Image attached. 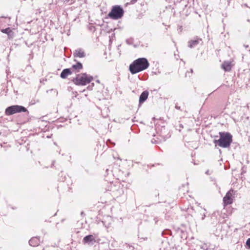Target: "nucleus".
Returning a JSON list of instances; mask_svg holds the SVG:
<instances>
[{
    "label": "nucleus",
    "instance_id": "f257e3e1",
    "mask_svg": "<svg viewBox=\"0 0 250 250\" xmlns=\"http://www.w3.org/2000/svg\"><path fill=\"white\" fill-rule=\"evenodd\" d=\"M149 63L145 58H138L134 61L129 65V70L132 74H135L147 69Z\"/></svg>",
    "mask_w": 250,
    "mask_h": 250
},
{
    "label": "nucleus",
    "instance_id": "f03ea898",
    "mask_svg": "<svg viewBox=\"0 0 250 250\" xmlns=\"http://www.w3.org/2000/svg\"><path fill=\"white\" fill-rule=\"evenodd\" d=\"M220 138L218 140H214V143L219 146L227 148L229 146L232 142V135L229 132H219Z\"/></svg>",
    "mask_w": 250,
    "mask_h": 250
},
{
    "label": "nucleus",
    "instance_id": "7ed1b4c3",
    "mask_svg": "<svg viewBox=\"0 0 250 250\" xmlns=\"http://www.w3.org/2000/svg\"><path fill=\"white\" fill-rule=\"evenodd\" d=\"M93 77L86 73H82L77 75L72 80L73 82L78 85H85L91 82Z\"/></svg>",
    "mask_w": 250,
    "mask_h": 250
},
{
    "label": "nucleus",
    "instance_id": "20e7f679",
    "mask_svg": "<svg viewBox=\"0 0 250 250\" xmlns=\"http://www.w3.org/2000/svg\"><path fill=\"white\" fill-rule=\"evenodd\" d=\"M124 11L122 7L119 5L113 6L111 11L108 14L110 18L113 20L121 19L124 15Z\"/></svg>",
    "mask_w": 250,
    "mask_h": 250
},
{
    "label": "nucleus",
    "instance_id": "39448f33",
    "mask_svg": "<svg viewBox=\"0 0 250 250\" xmlns=\"http://www.w3.org/2000/svg\"><path fill=\"white\" fill-rule=\"evenodd\" d=\"M26 111H27V110L24 107L21 105H16L8 107L6 109L5 113L7 115H11L16 113Z\"/></svg>",
    "mask_w": 250,
    "mask_h": 250
},
{
    "label": "nucleus",
    "instance_id": "423d86ee",
    "mask_svg": "<svg viewBox=\"0 0 250 250\" xmlns=\"http://www.w3.org/2000/svg\"><path fill=\"white\" fill-rule=\"evenodd\" d=\"M235 191L232 189H230L223 198V202L225 205L231 204L233 203V198Z\"/></svg>",
    "mask_w": 250,
    "mask_h": 250
},
{
    "label": "nucleus",
    "instance_id": "0eeeda50",
    "mask_svg": "<svg viewBox=\"0 0 250 250\" xmlns=\"http://www.w3.org/2000/svg\"><path fill=\"white\" fill-rule=\"evenodd\" d=\"M84 244H86L90 246H92L95 242V239L93 235H88L85 236L83 239Z\"/></svg>",
    "mask_w": 250,
    "mask_h": 250
},
{
    "label": "nucleus",
    "instance_id": "6e6552de",
    "mask_svg": "<svg viewBox=\"0 0 250 250\" xmlns=\"http://www.w3.org/2000/svg\"><path fill=\"white\" fill-rule=\"evenodd\" d=\"M201 42L202 39L196 37L188 42V46L190 48H194L196 47L198 44H199Z\"/></svg>",
    "mask_w": 250,
    "mask_h": 250
},
{
    "label": "nucleus",
    "instance_id": "1a4fd4ad",
    "mask_svg": "<svg viewBox=\"0 0 250 250\" xmlns=\"http://www.w3.org/2000/svg\"><path fill=\"white\" fill-rule=\"evenodd\" d=\"M232 62L231 61H225L221 65L222 68L225 71L229 72L231 70L232 66Z\"/></svg>",
    "mask_w": 250,
    "mask_h": 250
},
{
    "label": "nucleus",
    "instance_id": "9d476101",
    "mask_svg": "<svg viewBox=\"0 0 250 250\" xmlns=\"http://www.w3.org/2000/svg\"><path fill=\"white\" fill-rule=\"evenodd\" d=\"M73 55L75 57L84 58L85 57V53L84 50L80 48L76 49Z\"/></svg>",
    "mask_w": 250,
    "mask_h": 250
},
{
    "label": "nucleus",
    "instance_id": "9b49d317",
    "mask_svg": "<svg viewBox=\"0 0 250 250\" xmlns=\"http://www.w3.org/2000/svg\"><path fill=\"white\" fill-rule=\"evenodd\" d=\"M40 242V238L37 237H33L29 241V245L33 247L38 246Z\"/></svg>",
    "mask_w": 250,
    "mask_h": 250
},
{
    "label": "nucleus",
    "instance_id": "f8f14e48",
    "mask_svg": "<svg viewBox=\"0 0 250 250\" xmlns=\"http://www.w3.org/2000/svg\"><path fill=\"white\" fill-rule=\"evenodd\" d=\"M148 96V92L146 90L143 91L139 97V104H141L144 103L147 98Z\"/></svg>",
    "mask_w": 250,
    "mask_h": 250
},
{
    "label": "nucleus",
    "instance_id": "ddd939ff",
    "mask_svg": "<svg viewBox=\"0 0 250 250\" xmlns=\"http://www.w3.org/2000/svg\"><path fill=\"white\" fill-rule=\"evenodd\" d=\"M72 72L70 69L66 68L62 70L61 74V77L62 79H65L69 75L71 74Z\"/></svg>",
    "mask_w": 250,
    "mask_h": 250
},
{
    "label": "nucleus",
    "instance_id": "4468645a",
    "mask_svg": "<svg viewBox=\"0 0 250 250\" xmlns=\"http://www.w3.org/2000/svg\"><path fill=\"white\" fill-rule=\"evenodd\" d=\"M243 60L247 63H250V50H248V52L243 55Z\"/></svg>",
    "mask_w": 250,
    "mask_h": 250
},
{
    "label": "nucleus",
    "instance_id": "2eb2a0df",
    "mask_svg": "<svg viewBox=\"0 0 250 250\" xmlns=\"http://www.w3.org/2000/svg\"><path fill=\"white\" fill-rule=\"evenodd\" d=\"M72 68L75 70H80L83 68V65L81 62H78L76 64L72 65Z\"/></svg>",
    "mask_w": 250,
    "mask_h": 250
},
{
    "label": "nucleus",
    "instance_id": "dca6fc26",
    "mask_svg": "<svg viewBox=\"0 0 250 250\" xmlns=\"http://www.w3.org/2000/svg\"><path fill=\"white\" fill-rule=\"evenodd\" d=\"M11 31L10 29L9 28H7L6 29H2L1 32L3 33L8 34Z\"/></svg>",
    "mask_w": 250,
    "mask_h": 250
},
{
    "label": "nucleus",
    "instance_id": "f3484780",
    "mask_svg": "<svg viewBox=\"0 0 250 250\" xmlns=\"http://www.w3.org/2000/svg\"><path fill=\"white\" fill-rule=\"evenodd\" d=\"M246 245L250 249V238H249L246 241Z\"/></svg>",
    "mask_w": 250,
    "mask_h": 250
},
{
    "label": "nucleus",
    "instance_id": "a211bd4d",
    "mask_svg": "<svg viewBox=\"0 0 250 250\" xmlns=\"http://www.w3.org/2000/svg\"><path fill=\"white\" fill-rule=\"evenodd\" d=\"M206 174L207 175H210L211 173L210 172L209 170H208L206 171Z\"/></svg>",
    "mask_w": 250,
    "mask_h": 250
},
{
    "label": "nucleus",
    "instance_id": "6ab92c4d",
    "mask_svg": "<svg viewBox=\"0 0 250 250\" xmlns=\"http://www.w3.org/2000/svg\"><path fill=\"white\" fill-rule=\"evenodd\" d=\"M205 216H206L205 213V212H204L202 216V220H203L205 218Z\"/></svg>",
    "mask_w": 250,
    "mask_h": 250
},
{
    "label": "nucleus",
    "instance_id": "aec40b11",
    "mask_svg": "<svg viewBox=\"0 0 250 250\" xmlns=\"http://www.w3.org/2000/svg\"><path fill=\"white\" fill-rule=\"evenodd\" d=\"M175 108L177 109H180V107L176 105H175Z\"/></svg>",
    "mask_w": 250,
    "mask_h": 250
},
{
    "label": "nucleus",
    "instance_id": "412c9836",
    "mask_svg": "<svg viewBox=\"0 0 250 250\" xmlns=\"http://www.w3.org/2000/svg\"><path fill=\"white\" fill-rule=\"evenodd\" d=\"M244 46H245L246 48H247V47H248V46H248V45H244Z\"/></svg>",
    "mask_w": 250,
    "mask_h": 250
},
{
    "label": "nucleus",
    "instance_id": "4be33fe9",
    "mask_svg": "<svg viewBox=\"0 0 250 250\" xmlns=\"http://www.w3.org/2000/svg\"><path fill=\"white\" fill-rule=\"evenodd\" d=\"M136 1V0H132V3H134V2H135Z\"/></svg>",
    "mask_w": 250,
    "mask_h": 250
},
{
    "label": "nucleus",
    "instance_id": "5701e85b",
    "mask_svg": "<svg viewBox=\"0 0 250 250\" xmlns=\"http://www.w3.org/2000/svg\"><path fill=\"white\" fill-rule=\"evenodd\" d=\"M190 71H191V73H192V72H193V70H192V69H190Z\"/></svg>",
    "mask_w": 250,
    "mask_h": 250
},
{
    "label": "nucleus",
    "instance_id": "b1692460",
    "mask_svg": "<svg viewBox=\"0 0 250 250\" xmlns=\"http://www.w3.org/2000/svg\"><path fill=\"white\" fill-rule=\"evenodd\" d=\"M245 6H247V4H245Z\"/></svg>",
    "mask_w": 250,
    "mask_h": 250
},
{
    "label": "nucleus",
    "instance_id": "393cba45",
    "mask_svg": "<svg viewBox=\"0 0 250 250\" xmlns=\"http://www.w3.org/2000/svg\"><path fill=\"white\" fill-rule=\"evenodd\" d=\"M46 250V249H43V250Z\"/></svg>",
    "mask_w": 250,
    "mask_h": 250
}]
</instances>
